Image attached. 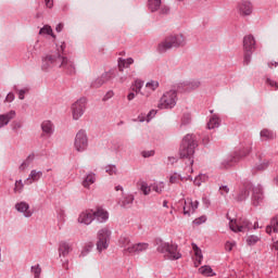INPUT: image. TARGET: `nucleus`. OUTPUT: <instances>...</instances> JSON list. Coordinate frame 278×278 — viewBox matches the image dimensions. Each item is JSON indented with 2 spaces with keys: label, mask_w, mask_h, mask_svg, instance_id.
Here are the masks:
<instances>
[{
  "label": "nucleus",
  "mask_w": 278,
  "mask_h": 278,
  "mask_svg": "<svg viewBox=\"0 0 278 278\" xmlns=\"http://www.w3.org/2000/svg\"><path fill=\"white\" fill-rule=\"evenodd\" d=\"M117 64H118V71L121 73H123V71H125V68H129V66H131V64H134V59H131V58H128V59L119 58L117 60Z\"/></svg>",
  "instance_id": "obj_21"
},
{
  "label": "nucleus",
  "mask_w": 278,
  "mask_h": 278,
  "mask_svg": "<svg viewBox=\"0 0 278 278\" xmlns=\"http://www.w3.org/2000/svg\"><path fill=\"white\" fill-rule=\"evenodd\" d=\"M142 157H153V155H155V151L150 150V151H143L141 153Z\"/></svg>",
  "instance_id": "obj_50"
},
{
  "label": "nucleus",
  "mask_w": 278,
  "mask_h": 278,
  "mask_svg": "<svg viewBox=\"0 0 278 278\" xmlns=\"http://www.w3.org/2000/svg\"><path fill=\"white\" fill-rule=\"evenodd\" d=\"M112 77H114V72L109 71V72L102 74L100 78L96 79L91 86H92V88H101V86H103V84H105V81H110V79H112Z\"/></svg>",
  "instance_id": "obj_14"
},
{
  "label": "nucleus",
  "mask_w": 278,
  "mask_h": 278,
  "mask_svg": "<svg viewBox=\"0 0 278 278\" xmlns=\"http://www.w3.org/2000/svg\"><path fill=\"white\" fill-rule=\"evenodd\" d=\"M63 268H65V270H68V261H65L63 263Z\"/></svg>",
  "instance_id": "obj_60"
},
{
  "label": "nucleus",
  "mask_w": 278,
  "mask_h": 278,
  "mask_svg": "<svg viewBox=\"0 0 278 278\" xmlns=\"http://www.w3.org/2000/svg\"><path fill=\"white\" fill-rule=\"evenodd\" d=\"M177 105V90L166 91L159 100V110H173Z\"/></svg>",
  "instance_id": "obj_4"
},
{
  "label": "nucleus",
  "mask_w": 278,
  "mask_h": 278,
  "mask_svg": "<svg viewBox=\"0 0 278 278\" xmlns=\"http://www.w3.org/2000/svg\"><path fill=\"white\" fill-rule=\"evenodd\" d=\"M192 249L195 255L194 266L195 268H199V266H201V262H203V254L201 252V249H199V247L194 243L192 244Z\"/></svg>",
  "instance_id": "obj_24"
},
{
  "label": "nucleus",
  "mask_w": 278,
  "mask_h": 278,
  "mask_svg": "<svg viewBox=\"0 0 278 278\" xmlns=\"http://www.w3.org/2000/svg\"><path fill=\"white\" fill-rule=\"evenodd\" d=\"M179 179H181V176L175 173L169 177V184H179Z\"/></svg>",
  "instance_id": "obj_44"
},
{
  "label": "nucleus",
  "mask_w": 278,
  "mask_h": 278,
  "mask_svg": "<svg viewBox=\"0 0 278 278\" xmlns=\"http://www.w3.org/2000/svg\"><path fill=\"white\" fill-rule=\"evenodd\" d=\"M114 97V91H108L106 94L103 98V101H108Z\"/></svg>",
  "instance_id": "obj_54"
},
{
  "label": "nucleus",
  "mask_w": 278,
  "mask_h": 278,
  "mask_svg": "<svg viewBox=\"0 0 278 278\" xmlns=\"http://www.w3.org/2000/svg\"><path fill=\"white\" fill-rule=\"evenodd\" d=\"M73 251V249L71 248V244L66 243V242H61L60 247H59V255L60 257H66V255H68V253Z\"/></svg>",
  "instance_id": "obj_25"
},
{
  "label": "nucleus",
  "mask_w": 278,
  "mask_h": 278,
  "mask_svg": "<svg viewBox=\"0 0 278 278\" xmlns=\"http://www.w3.org/2000/svg\"><path fill=\"white\" fill-rule=\"evenodd\" d=\"M60 220L63 222L64 220V212H61L60 213V216H59Z\"/></svg>",
  "instance_id": "obj_61"
},
{
  "label": "nucleus",
  "mask_w": 278,
  "mask_h": 278,
  "mask_svg": "<svg viewBox=\"0 0 278 278\" xmlns=\"http://www.w3.org/2000/svg\"><path fill=\"white\" fill-rule=\"evenodd\" d=\"M15 116H16V112L14 111H10L7 114L0 115V129L1 127H5V125H8V123H10L12 118H14Z\"/></svg>",
  "instance_id": "obj_20"
},
{
  "label": "nucleus",
  "mask_w": 278,
  "mask_h": 278,
  "mask_svg": "<svg viewBox=\"0 0 278 278\" xmlns=\"http://www.w3.org/2000/svg\"><path fill=\"white\" fill-rule=\"evenodd\" d=\"M278 65V62H275V63H269V67L273 68V66H277Z\"/></svg>",
  "instance_id": "obj_63"
},
{
  "label": "nucleus",
  "mask_w": 278,
  "mask_h": 278,
  "mask_svg": "<svg viewBox=\"0 0 278 278\" xmlns=\"http://www.w3.org/2000/svg\"><path fill=\"white\" fill-rule=\"evenodd\" d=\"M62 29H64V24L63 23H60L58 24V26L55 27V31H62Z\"/></svg>",
  "instance_id": "obj_56"
},
{
  "label": "nucleus",
  "mask_w": 278,
  "mask_h": 278,
  "mask_svg": "<svg viewBox=\"0 0 278 278\" xmlns=\"http://www.w3.org/2000/svg\"><path fill=\"white\" fill-rule=\"evenodd\" d=\"M186 47V37L182 34L170 35L161 41L157 46L159 53H166L170 49H179Z\"/></svg>",
  "instance_id": "obj_3"
},
{
  "label": "nucleus",
  "mask_w": 278,
  "mask_h": 278,
  "mask_svg": "<svg viewBox=\"0 0 278 278\" xmlns=\"http://www.w3.org/2000/svg\"><path fill=\"white\" fill-rule=\"evenodd\" d=\"M134 203V195L129 194L124 197V199L119 202L122 207H131Z\"/></svg>",
  "instance_id": "obj_33"
},
{
  "label": "nucleus",
  "mask_w": 278,
  "mask_h": 278,
  "mask_svg": "<svg viewBox=\"0 0 278 278\" xmlns=\"http://www.w3.org/2000/svg\"><path fill=\"white\" fill-rule=\"evenodd\" d=\"M15 210L25 216V218H31L34 212L29 210V204L27 202H20L15 204Z\"/></svg>",
  "instance_id": "obj_18"
},
{
  "label": "nucleus",
  "mask_w": 278,
  "mask_h": 278,
  "mask_svg": "<svg viewBox=\"0 0 278 278\" xmlns=\"http://www.w3.org/2000/svg\"><path fill=\"white\" fill-rule=\"evenodd\" d=\"M93 218L98 220V223H105L110 218V213L103 207H97L93 211Z\"/></svg>",
  "instance_id": "obj_16"
},
{
  "label": "nucleus",
  "mask_w": 278,
  "mask_h": 278,
  "mask_svg": "<svg viewBox=\"0 0 278 278\" xmlns=\"http://www.w3.org/2000/svg\"><path fill=\"white\" fill-rule=\"evenodd\" d=\"M65 49L66 43L62 42L60 48H58V52L46 55V58L42 59L41 68L49 71V68H53V66H59L70 73H75V62L61 54L64 53Z\"/></svg>",
  "instance_id": "obj_1"
},
{
  "label": "nucleus",
  "mask_w": 278,
  "mask_h": 278,
  "mask_svg": "<svg viewBox=\"0 0 278 278\" xmlns=\"http://www.w3.org/2000/svg\"><path fill=\"white\" fill-rule=\"evenodd\" d=\"M199 207V201H185L184 214H190V212H194Z\"/></svg>",
  "instance_id": "obj_23"
},
{
  "label": "nucleus",
  "mask_w": 278,
  "mask_h": 278,
  "mask_svg": "<svg viewBox=\"0 0 278 278\" xmlns=\"http://www.w3.org/2000/svg\"><path fill=\"white\" fill-rule=\"evenodd\" d=\"M87 103L88 100L86 98H79L72 104L71 110L74 121H79L84 116Z\"/></svg>",
  "instance_id": "obj_8"
},
{
  "label": "nucleus",
  "mask_w": 278,
  "mask_h": 278,
  "mask_svg": "<svg viewBox=\"0 0 278 278\" xmlns=\"http://www.w3.org/2000/svg\"><path fill=\"white\" fill-rule=\"evenodd\" d=\"M157 88H160V83L157 80H150L146 84L144 88L141 91V94L142 97H149Z\"/></svg>",
  "instance_id": "obj_15"
},
{
  "label": "nucleus",
  "mask_w": 278,
  "mask_h": 278,
  "mask_svg": "<svg viewBox=\"0 0 278 278\" xmlns=\"http://www.w3.org/2000/svg\"><path fill=\"white\" fill-rule=\"evenodd\" d=\"M97 181V176L94 174H88L83 180L84 188H90L92 184Z\"/></svg>",
  "instance_id": "obj_27"
},
{
  "label": "nucleus",
  "mask_w": 278,
  "mask_h": 278,
  "mask_svg": "<svg viewBox=\"0 0 278 278\" xmlns=\"http://www.w3.org/2000/svg\"><path fill=\"white\" fill-rule=\"evenodd\" d=\"M261 138H263V140H275V138H277V135L273 132V130H268L265 128L261 130Z\"/></svg>",
  "instance_id": "obj_29"
},
{
  "label": "nucleus",
  "mask_w": 278,
  "mask_h": 278,
  "mask_svg": "<svg viewBox=\"0 0 278 278\" xmlns=\"http://www.w3.org/2000/svg\"><path fill=\"white\" fill-rule=\"evenodd\" d=\"M110 236H112V231L108 228H102L98 231V241H97V250L101 253V251H105L108 247H110Z\"/></svg>",
  "instance_id": "obj_6"
},
{
  "label": "nucleus",
  "mask_w": 278,
  "mask_h": 278,
  "mask_svg": "<svg viewBox=\"0 0 278 278\" xmlns=\"http://www.w3.org/2000/svg\"><path fill=\"white\" fill-rule=\"evenodd\" d=\"M31 273L35 278H40V273H42V269L40 268V265H35L31 267Z\"/></svg>",
  "instance_id": "obj_42"
},
{
  "label": "nucleus",
  "mask_w": 278,
  "mask_h": 278,
  "mask_svg": "<svg viewBox=\"0 0 278 278\" xmlns=\"http://www.w3.org/2000/svg\"><path fill=\"white\" fill-rule=\"evenodd\" d=\"M42 177V172L33 169L28 176V178L25 180V184L27 186H31L34 181H38Z\"/></svg>",
  "instance_id": "obj_19"
},
{
  "label": "nucleus",
  "mask_w": 278,
  "mask_h": 278,
  "mask_svg": "<svg viewBox=\"0 0 278 278\" xmlns=\"http://www.w3.org/2000/svg\"><path fill=\"white\" fill-rule=\"evenodd\" d=\"M94 220V210H87L78 216V223L90 225Z\"/></svg>",
  "instance_id": "obj_13"
},
{
  "label": "nucleus",
  "mask_w": 278,
  "mask_h": 278,
  "mask_svg": "<svg viewBox=\"0 0 278 278\" xmlns=\"http://www.w3.org/2000/svg\"><path fill=\"white\" fill-rule=\"evenodd\" d=\"M252 203L257 206L264 201V193L262 192V186H256L252 189Z\"/></svg>",
  "instance_id": "obj_17"
},
{
  "label": "nucleus",
  "mask_w": 278,
  "mask_h": 278,
  "mask_svg": "<svg viewBox=\"0 0 278 278\" xmlns=\"http://www.w3.org/2000/svg\"><path fill=\"white\" fill-rule=\"evenodd\" d=\"M23 188H25V185H23V180H16L15 181V187H14V192L21 194L23 192Z\"/></svg>",
  "instance_id": "obj_41"
},
{
  "label": "nucleus",
  "mask_w": 278,
  "mask_h": 278,
  "mask_svg": "<svg viewBox=\"0 0 278 278\" xmlns=\"http://www.w3.org/2000/svg\"><path fill=\"white\" fill-rule=\"evenodd\" d=\"M127 99H128V101H134V99H136V93L130 92V93L127 96Z\"/></svg>",
  "instance_id": "obj_57"
},
{
  "label": "nucleus",
  "mask_w": 278,
  "mask_h": 278,
  "mask_svg": "<svg viewBox=\"0 0 278 278\" xmlns=\"http://www.w3.org/2000/svg\"><path fill=\"white\" fill-rule=\"evenodd\" d=\"M40 35H45L47 34L48 36H52V38H55V35H53V29L51 28V26L49 25H45L40 31H39Z\"/></svg>",
  "instance_id": "obj_39"
},
{
  "label": "nucleus",
  "mask_w": 278,
  "mask_h": 278,
  "mask_svg": "<svg viewBox=\"0 0 278 278\" xmlns=\"http://www.w3.org/2000/svg\"><path fill=\"white\" fill-rule=\"evenodd\" d=\"M7 103H12L14 101V93H9L5 98Z\"/></svg>",
  "instance_id": "obj_55"
},
{
  "label": "nucleus",
  "mask_w": 278,
  "mask_h": 278,
  "mask_svg": "<svg viewBox=\"0 0 278 278\" xmlns=\"http://www.w3.org/2000/svg\"><path fill=\"white\" fill-rule=\"evenodd\" d=\"M134 243H131V239H129V237H121L119 238V247H122V249H124V253L127 255V253H129V249H131V245Z\"/></svg>",
  "instance_id": "obj_22"
},
{
  "label": "nucleus",
  "mask_w": 278,
  "mask_h": 278,
  "mask_svg": "<svg viewBox=\"0 0 278 278\" xmlns=\"http://www.w3.org/2000/svg\"><path fill=\"white\" fill-rule=\"evenodd\" d=\"M219 192L223 197H225V194H229V187L227 186H223L219 188Z\"/></svg>",
  "instance_id": "obj_51"
},
{
  "label": "nucleus",
  "mask_w": 278,
  "mask_h": 278,
  "mask_svg": "<svg viewBox=\"0 0 278 278\" xmlns=\"http://www.w3.org/2000/svg\"><path fill=\"white\" fill-rule=\"evenodd\" d=\"M266 84L268 86H270V88H274V90H278V83L277 81H275V80H273L270 78H267L266 79Z\"/></svg>",
  "instance_id": "obj_46"
},
{
  "label": "nucleus",
  "mask_w": 278,
  "mask_h": 278,
  "mask_svg": "<svg viewBox=\"0 0 278 278\" xmlns=\"http://www.w3.org/2000/svg\"><path fill=\"white\" fill-rule=\"evenodd\" d=\"M268 161H263L260 165L256 166L257 170H266L268 168Z\"/></svg>",
  "instance_id": "obj_49"
},
{
  "label": "nucleus",
  "mask_w": 278,
  "mask_h": 278,
  "mask_svg": "<svg viewBox=\"0 0 278 278\" xmlns=\"http://www.w3.org/2000/svg\"><path fill=\"white\" fill-rule=\"evenodd\" d=\"M18 99H21V100L25 99V90H20Z\"/></svg>",
  "instance_id": "obj_59"
},
{
  "label": "nucleus",
  "mask_w": 278,
  "mask_h": 278,
  "mask_svg": "<svg viewBox=\"0 0 278 278\" xmlns=\"http://www.w3.org/2000/svg\"><path fill=\"white\" fill-rule=\"evenodd\" d=\"M249 190H251V185L245 186L241 191L239 192V195L237 197V201H244L247 197H249Z\"/></svg>",
  "instance_id": "obj_34"
},
{
  "label": "nucleus",
  "mask_w": 278,
  "mask_h": 278,
  "mask_svg": "<svg viewBox=\"0 0 278 278\" xmlns=\"http://www.w3.org/2000/svg\"><path fill=\"white\" fill-rule=\"evenodd\" d=\"M243 49H244V62L249 64L251 62V53L255 51V38L248 35L243 38Z\"/></svg>",
  "instance_id": "obj_9"
},
{
  "label": "nucleus",
  "mask_w": 278,
  "mask_h": 278,
  "mask_svg": "<svg viewBox=\"0 0 278 278\" xmlns=\"http://www.w3.org/2000/svg\"><path fill=\"white\" fill-rule=\"evenodd\" d=\"M220 126V118L218 116L213 115L208 123H207V129H216V127Z\"/></svg>",
  "instance_id": "obj_30"
},
{
  "label": "nucleus",
  "mask_w": 278,
  "mask_h": 278,
  "mask_svg": "<svg viewBox=\"0 0 278 278\" xmlns=\"http://www.w3.org/2000/svg\"><path fill=\"white\" fill-rule=\"evenodd\" d=\"M41 129L46 136H51V134H53V123H51V121L42 122Z\"/></svg>",
  "instance_id": "obj_26"
},
{
  "label": "nucleus",
  "mask_w": 278,
  "mask_h": 278,
  "mask_svg": "<svg viewBox=\"0 0 278 278\" xmlns=\"http://www.w3.org/2000/svg\"><path fill=\"white\" fill-rule=\"evenodd\" d=\"M274 249H275L276 251H278V240H277L276 242H274Z\"/></svg>",
  "instance_id": "obj_62"
},
{
  "label": "nucleus",
  "mask_w": 278,
  "mask_h": 278,
  "mask_svg": "<svg viewBox=\"0 0 278 278\" xmlns=\"http://www.w3.org/2000/svg\"><path fill=\"white\" fill-rule=\"evenodd\" d=\"M139 188L146 197L151 194V186H149V184H147L146 181H140L139 182Z\"/></svg>",
  "instance_id": "obj_35"
},
{
  "label": "nucleus",
  "mask_w": 278,
  "mask_h": 278,
  "mask_svg": "<svg viewBox=\"0 0 278 278\" xmlns=\"http://www.w3.org/2000/svg\"><path fill=\"white\" fill-rule=\"evenodd\" d=\"M236 247V241H227L225 244V249L228 252L233 251V248Z\"/></svg>",
  "instance_id": "obj_45"
},
{
  "label": "nucleus",
  "mask_w": 278,
  "mask_h": 278,
  "mask_svg": "<svg viewBox=\"0 0 278 278\" xmlns=\"http://www.w3.org/2000/svg\"><path fill=\"white\" fill-rule=\"evenodd\" d=\"M200 275H203L204 277H214V270L212 267L204 265L199 268Z\"/></svg>",
  "instance_id": "obj_32"
},
{
  "label": "nucleus",
  "mask_w": 278,
  "mask_h": 278,
  "mask_svg": "<svg viewBox=\"0 0 278 278\" xmlns=\"http://www.w3.org/2000/svg\"><path fill=\"white\" fill-rule=\"evenodd\" d=\"M240 160V156L238 153H235L233 155L228 156L226 160L223 162V166L227 168V166H231L232 164H236Z\"/></svg>",
  "instance_id": "obj_28"
},
{
  "label": "nucleus",
  "mask_w": 278,
  "mask_h": 278,
  "mask_svg": "<svg viewBox=\"0 0 278 278\" xmlns=\"http://www.w3.org/2000/svg\"><path fill=\"white\" fill-rule=\"evenodd\" d=\"M149 249V243H132L130 248L128 249V252L126 255H140V253H144Z\"/></svg>",
  "instance_id": "obj_11"
},
{
  "label": "nucleus",
  "mask_w": 278,
  "mask_h": 278,
  "mask_svg": "<svg viewBox=\"0 0 278 278\" xmlns=\"http://www.w3.org/2000/svg\"><path fill=\"white\" fill-rule=\"evenodd\" d=\"M207 220V218H205V216L199 217L197 219L193 220L194 225H202V223H205Z\"/></svg>",
  "instance_id": "obj_52"
},
{
  "label": "nucleus",
  "mask_w": 278,
  "mask_h": 278,
  "mask_svg": "<svg viewBox=\"0 0 278 278\" xmlns=\"http://www.w3.org/2000/svg\"><path fill=\"white\" fill-rule=\"evenodd\" d=\"M199 86H201V83L199 80H192L189 83V87L191 88V90H197Z\"/></svg>",
  "instance_id": "obj_48"
},
{
  "label": "nucleus",
  "mask_w": 278,
  "mask_h": 278,
  "mask_svg": "<svg viewBox=\"0 0 278 278\" xmlns=\"http://www.w3.org/2000/svg\"><path fill=\"white\" fill-rule=\"evenodd\" d=\"M162 5V0H149L148 8L152 12H157Z\"/></svg>",
  "instance_id": "obj_31"
},
{
  "label": "nucleus",
  "mask_w": 278,
  "mask_h": 278,
  "mask_svg": "<svg viewBox=\"0 0 278 278\" xmlns=\"http://www.w3.org/2000/svg\"><path fill=\"white\" fill-rule=\"evenodd\" d=\"M237 10L241 16H251L253 13V4L249 0H242L238 3Z\"/></svg>",
  "instance_id": "obj_10"
},
{
  "label": "nucleus",
  "mask_w": 278,
  "mask_h": 278,
  "mask_svg": "<svg viewBox=\"0 0 278 278\" xmlns=\"http://www.w3.org/2000/svg\"><path fill=\"white\" fill-rule=\"evenodd\" d=\"M118 169L116 168V165H108L105 167V173H108V175H116Z\"/></svg>",
  "instance_id": "obj_43"
},
{
  "label": "nucleus",
  "mask_w": 278,
  "mask_h": 278,
  "mask_svg": "<svg viewBox=\"0 0 278 278\" xmlns=\"http://www.w3.org/2000/svg\"><path fill=\"white\" fill-rule=\"evenodd\" d=\"M152 190L157 194H162V192H164V182H156L152 185Z\"/></svg>",
  "instance_id": "obj_40"
},
{
  "label": "nucleus",
  "mask_w": 278,
  "mask_h": 278,
  "mask_svg": "<svg viewBox=\"0 0 278 278\" xmlns=\"http://www.w3.org/2000/svg\"><path fill=\"white\" fill-rule=\"evenodd\" d=\"M230 229L236 233L242 232L249 227V220L247 219H239V220H230Z\"/></svg>",
  "instance_id": "obj_12"
},
{
  "label": "nucleus",
  "mask_w": 278,
  "mask_h": 278,
  "mask_svg": "<svg viewBox=\"0 0 278 278\" xmlns=\"http://www.w3.org/2000/svg\"><path fill=\"white\" fill-rule=\"evenodd\" d=\"M115 190L118 192V190H123V188L121 186H116Z\"/></svg>",
  "instance_id": "obj_64"
},
{
  "label": "nucleus",
  "mask_w": 278,
  "mask_h": 278,
  "mask_svg": "<svg viewBox=\"0 0 278 278\" xmlns=\"http://www.w3.org/2000/svg\"><path fill=\"white\" fill-rule=\"evenodd\" d=\"M74 148L78 153H84L88 149V134L80 129L77 131L74 139Z\"/></svg>",
  "instance_id": "obj_7"
},
{
  "label": "nucleus",
  "mask_w": 278,
  "mask_h": 278,
  "mask_svg": "<svg viewBox=\"0 0 278 278\" xmlns=\"http://www.w3.org/2000/svg\"><path fill=\"white\" fill-rule=\"evenodd\" d=\"M29 167V159H27L21 166L20 170H25V168Z\"/></svg>",
  "instance_id": "obj_53"
},
{
  "label": "nucleus",
  "mask_w": 278,
  "mask_h": 278,
  "mask_svg": "<svg viewBox=\"0 0 278 278\" xmlns=\"http://www.w3.org/2000/svg\"><path fill=\"white\" fill-rule=\"evenodd\" d=\"M260 242V237L252 235L247 238V244L249 247H255Z\"/></svg>",
  "instance_id": "obj_38"
},
{
  "label": "nucleus",
  "mask_w": 278,
  "mask_h": 278,
  "mask_svg": "<svg viewBox=\"0 0 278 278\" xmlns=\"http://www.w3.org/2000/svg\"><path fill=\"white\" fill-rule=\"evenodd\" d=\"M47 8H53V0H45Z\"/></svg>",
  "instance_id": "obj_58"
},
{
  "label": "nucleus",
  "mask_w": 278,
  "mask_h": 278,
  "mask_svg": "<svg viewBox=\"0 0 278 278\" xmlns=\"http://www.w3.org/2000/svg\"><path fill=\"white\" fill-rule=\"evenodd\" d=\"M190 123H192V114H190L189 112H185L182 114L180 125H190Z\"/></svg>",
  "instance_id": "obj_37"
},
{
  "label": "nucleus",
  "mask_w": 278,
  "mask_h": 278,
  "mask_svg": "<svg viewBox=\"0 0 278 278\" xmlns=\"http://www.w3.org/2000/svg\"><path fill=\"white\" fill-rule=\"evenodd\" d=\"M142 86H144V81L135 80L134 87H132L134 92H136L137 94H142V90H143Z\"/></svg>",
  "instance_id": "obj_36"
},
{
  "label": "nucleus",
  "mask_w": 278,
  "mask_h": 278,
  "mask_svg": "<svg viewBox=\"0 0 278 278\" xmlns=\"http://www.w3.org/2000/svg\"><path fill=\"white\" fill-rule=\"evenodd\" d=\"M157 251L159 253H164L168 260H180L181 257V253H179L176 244L162 242L157 247Z\"/></svg>",
  "instance_id": "obj_5"
},
{
  "label": "nucleus",
  "mask_w": 278,
  "mask_h": 278,
  "mask_svg": "<svg viewBox=\"0 0 278 278\" xmlns=\"http://www.w3.org/2000/svg\"><path fill=\"white\" fill-rule=\"evenodd\" d=\"M194 149H197L194 137L192 135L185 136L180 144L179 155L182 160H189L187 173H192V165L194 164L192 156L194 155Z\"/></svg>",
  "instance_id": "obj_2"
},
{
  "label": "nucleus",
  "mask_w": 278,
  "mask_h": 278,
  "mask_svg": "<svg viewBox=\"0 0 278 278\" xmlns=\"http://www.w3.org/2000/svg\"><path fill=\"white\" fill-rule=\"evenodd\" d=\"M159 12L163 15L168 14V12H170V9L166 4H161V7L159 8Z\"/></svg>",
  "instance_id": "obj_47"
}]
</instances>
